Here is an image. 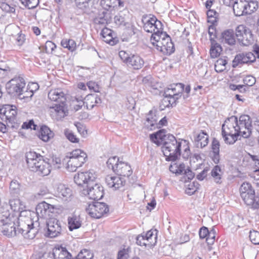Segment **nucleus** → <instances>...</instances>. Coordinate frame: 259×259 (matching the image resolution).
Returning a JSON list of instances; mask_svg holds the SVG:
<instances>
[{"mask_svg": "<svg viewBox=\"0 0 259 259\" xmlns=\"http://www.w3.org/2000/svg\"><path fill=\"white\" fill-rule=\"evenodd\" d=\"M96 175L93 170L79 172L74 177L75 183L80 186H86L82 193L87 196L89 199L94 200H99L103 197V187L99 184L95 183Z\"/></svg>", "mask_w": 259, "mask_h": 259, "instance_id": "obj_1", "label": "nucleus"}, {"mask_svg": "<svg viewBox=\"0 0 259 259\" xmlns=\"http://www.w3.org/2000/svg\"><path fill=\"white\" fill-rule=\"evenodd\" d=\"M182 148L183 149V157L188 159L191 155L189 142L182 139L177 140L172 135H168L162 147L165 160L176 161L181 155Z\"/></svg>", "mask_w": 259, "mask_h": 259, "instance_id": "obj_2", "label": "nucleus"}, {"mask_svg": "<svg viewBox=\"0 0 259 259\" xmlns=\"http://www.w3.org/2000/svg\"><path fill=\"white\" fill-rule=\"evenodd\" d=\"M28 168L41 176H48L51 172L50 160L46 161L42 156L35 152L30 151L26 155Z\"/></svg>", "mask_w": 259, "mask_h": 259, "instance_id": "obj_3", "label": "nucleus"}, {"mask_svg": "<svg viewBox=\"0 0 259 259\" xmlns=\"http://www.w3.org/2000/svg\"><path fill=\"white\" fill-rule=\"evenodd\" d=\"M237 128L236 116H232L225 121L222 127V135L226 144H233L241 136L240 131Z\"/></svg>", "mask_w": 259, "mask_h": 259, "instance_id": "obj_4", "label": "nucleus"}, {"mask_svg": "<svg viewBox=\"0 0 259 259\" xmlns=\"http://www.w3.org/2000/svg\"><path fill=\"white\" fill-rule=\"evenodd\" d=\"M144 30L149 33H152L150 37V42L159 38V35L162 34L165 35L163 30V25L161 21L152 15L143 17L142 18Z\"/></svg>", "mask_w": 259, "mask_h": 259, "instance_id": "obj_5", "label": "nucleus"}, {"mask_svg": "<svg viewBox=\"0 0 259 259\" xmlns=\"http://www.w3.org/2000/svg\"><path fill=\"white\" fill-rule=\"evenodd\" d=\"M87 157L84 151L77 149L68 153L63 160V163H66V168L68 171L73 172L84 164Z\"/></svg>", "mask_w": 259, "mask_h": 259, "instance_id": "obj_6", "label": "nucleus"}, {"mask_svg": "<svg viewBox=\"0 0 259 259\" xmlns=\"http://www.w3.org/2000/svg\"><path fill=\"white\" fill-rule=\"evenodd\" d=\"M240 193L246 205L251 206L254 209L259 208V198L255 196L254 189L250 183H243L240 188Z\"/></svg>", "mask_w": 259, "mask_h": 259, "instance_id": "obj_7", "label": "nucleus"}, {"mask_svg": "<svg viewBox=\"0 0 259 259\" xmlns=\"http://www.w3.org/2000/svg\"><path fill=\"white\" fill-rule=\"evenodd\" d=\"M106 164L109 169H111L117 175L123 177H128L133 172L130 165L126 162L119 161L116 156L110 157Z\"/></svg>", "mask_w": 259, "mask_h": 259, "instance_id": "obj_8", "label": "nucleus"}, {"mask_svg": "<svg viewBox=\"0 0 259 259\" xmlns=\"http://www.w3.org/2000/svg\"><path fill=\"white\" fill-rule=\"evenodd\" d=\"M165 35L160 34L159 38L152 41L150 43L153 48L163 54L170 55L175 51V47L170 37L166 33Z\"/></svg>", "mask_w": 259, "mask_h": 259, "instance_id": "obj_9", "label": "nucleus"}, {"mask_svg": "<svg viewBox=\"0 0 259 259\" xmlns=\"http://www.w3.org/2000/svg\"><path fill=\"white\" fill-rule=\"evenodd\" d=\"M26 87V82L23 77L15 76L7 82L6 88L8 93L15 97L21 95Z\"/></svg>", "mask_w": 259, "mask_h": 259, "instance_id": "obj_10", "label": "nucleus"}, {"mask_svg": "<svg viewBox=\"0 0 259 259\" xmlns=\"http://www.w3.org/2000/svg\"><path fill=\"white\" fill-rule=\"evenodd\" d=\"M238 42L244 46H248L253 42V36L250 29L244 25H239L235 29Z\"/></svg>", "mask_w": 259, "mask_h": 259, "instance_id": "obj_11", "label": "nucleus"}, {"mask_svg": "<svg viewBox=\"0 0 259 259\" xmlns=\"http://www.w3.org/2000/svg\"><path fill=\"white\" fill-rule=\"evenodd\" d=\"M108 206L104 202H94L88 205L86 211L92 218L99 219L109 212Z\"/></svg>", "mask_w": 259, "mask_h": 259, "instance_id": "obj_12", "label": "nucleus"}, {"mask_svg": "<svg viewBox=\"0 0 259 259\" xmlns=\"http://www.w3.org/2000/svg\"><path fill=\"white\" fill-rule=\"evenodd\" d=\"M47 231L45 236L49 238H55L61 234L62 227L61 223L56 218H50L47 223Z\"/></svg>", "mask_w": 259, "mask_h": 259, "instance_id": "obj_13", "label": "nucleus"}, {"mask_svg": "<svg viewBox=\"0 0 259 259\" xmlns=\"http://www.w3.org/2000/svg\"><path fill=\"white\" fill-rule=\"evenodd\" d=\"M237 126L240 131L241 136L244 138L249 137L251 133V120L247 115H242L237 120Z\"/></svg>", "mask_w": 259, "mask_h": 259, "instance_id": "obj_14", "label": "nucleus"}, {"mask_svg": "<svg viewBox=\"0 0 259 259\" xmlns=\"http://www.w3.org/2000/svg\"><path fill=\"white\" fill-rule=\"evenodd\" d=\"M17 109L15 105L8 104L3 106L0 111V118L5 120L7 123L15 122L17 114Z\"/></svg>", "mask_w": 259, "mask_h": 259, "instance_id": "obj_15", "label": "nucleus"}, {"mask_svg": "<svg viewBox=\"0 0 259 259\" xmlns=\"http://www.w3.org/2000/svg\"><path fill=\"white\" fill-rule=\"evenodd\" d=\"M256 60L255 55L252 52L237 54L232 62V67L236 68L244 64L253 63Z\"/></svg>", "mask_w": 259, "mask_h": 259, "instance_id": "obj_16", "label": "nucleus"}, {"mask_svg": "<svg viewBox=\"0 0 259 259\" xmlns=\"http://www.w3.org/2000/svg\"><path fill=\"white\" fill-rule=\"evenodd\" d=\"M112 17L111 11L102 8L99 10L97 14L94 19L95 24L101 26H105L110 23Z\"/></svg>", "mask_w": 259, "mask_h": 259, "instance_id": "obj_17", "label": "nucleus"}, {"mask_svg": "<svg viewBox=\"0 0 259 259\" xmlns=\"http://www.w3.org/2000/svg\"><path fill=\"white\" fill-rule=\"evenodd\" d=\"M30 222V224L26 225L21 224L18 227V231L21 234L24 238L28 239H33L37 233V229L35 228L33 226V223L31 220H28Z\"/></svg>", "mask_w": 259, "mask_h": 259, "instance_id": "obj_18", "label": "nucleus"}, {"mask_svg": "<svg viewBox=\"0 0 259 259\" xmlns=\"http://www.w3.org/2000/svg\"><path fill=\"white\" fill-rule=\"evenodd\" d=\"M67 96L66 91L60 88L52 89L48 93L49 99L57 103L66 104Z\"/></svg>", "mask_w": 259, "mask_h": 259, "instance_id": "obj_19", "label": "nucleus"}, {"mask_svg": "<svg viewBox=\"0 0 259 259\" xmlns=\"http://www.w3.org/2000/svg\"><path fill=\"white\" fill-rule=\"evenodd\" d=\"M55 208L53 205L50 204L45 201L39 203L36 207L37 214L42 218L50 217L54 212Z\"/></svg>", "mask_w": 259, "mask_h": 259, "instance_id": "obj_20", "label": "nucleus"}, {"mask_svg": "<svg viewBox=\"0 0 259 259\" xmlns=\"http://www.w3.org/2000/svg\"><path fill=\"white\" fill-rule=\"evenodd\" d=\"M184 89V85L183 83L172 84L169 85L164 93L166 96L173 98V100L174 99L178 100L181 97Z\"/></svg>", "mask_w": 259, "mask_h": 259, "instance_id": "obj_21", "label": "nucleus"}, {"mask_svg": "<svg viewBox=\"0 0 259 259\" xmlns=\"http://www.w3.org/2000/svg\"><path fill=\"white\" fill-rule=\"evenodd\" d=\"M105 182L109 188L114 190L123 187L125 184V180L123 177L110 175L106 177Z\"/></svg>", "mask_w": 259, "mask_h": 259, "instance_id": "obj_22", "label": "nucleus"}, {"mask_svg": "<svg viewBox=\"0 0 259 259\" xmlns=\"http://www.w3.org/2000/svg\"><path fill=\"white\" fill-rule=\"evenodd\" d=\"M50 112L52 115L57 116V119H61L67 115L66 104L57 103L50 107Z\"/></svg>", "mask_w": 259, "mask_h": 259, "instance_id": "obj_23", "label": "nucleus"}, {"mask_svg": "<svg viewBox=\"0 0 259 259\" xmlns=\"http://www.w3.org/2000/svg\"><path fill=\"white\" fill-rule=\"evenodd\" d=\"M145 61L144 59L138 54H133L131 56L127 66L134 70H139L144 65Z\"/></svg>", "mask_w": 259, "mask_h": 259, "instance_id": "obj_24", "label": "nucleus"}, {"mask_svg": "<svg viewBox=\"0 0 259 259\" xmlns=\"http://www.w3.org/2000/svg\"><path fill=\"white\" fill-rule=\"evenodd\" d=\"M100 5L102 8L112 12L115 8L124 7V3L121 0H101Z\"/></svg>", "mask_w": 259, "mask_h": 259, "instance_id": "obj_25", "label": "nucleus"}, {"mask_svg": "<svg viewBox=\"0 0 259 259\" xmlns=\"http://www.w3.org/2000/svg\"><path fill=\"white\" fill-rule=\"evenodd\" d=\"M56 193L58 197L63 200L67 201L72 196V190L63 184H59L56 189Z\"/></svg>", "mask_w": 259, "mask_h": 259, "instance_id": "obj_26", "label": "nucleus"}, {"mask_svg": "<svg viewBox=\"0 0 259 259\" xmlns=\"http://www.w3.org/2000/svg\"><path fill=\"white\" fill-rule=\"evenodd\" d=\"M246 0H235L233 5L234 14L236 16L246 15Z\"/></svg>", "mask_w": 259, "mask_h": 259, "instance_id": "obj_27", "label": "nucleus"}, {"mask_svg": "<svg viewBox=\"0 0 259 259\" xmlns=\"http://www.w3.org/2000/svg\"><path fill=\"white\" fill-rule=\"evenodd\" d=\"M85 101L83 104L85 105L87 108L90 110L92 109L95 106L101 103V100L96 94H90L87 95L85 99Z\"/></svg>", "mask_w": 259, "mask_h": 259, "instance_id": "obj_28", "label": "nucleus"}, {"mask_svg": "<svg viewBox=\"0 0 259 259\" xmlns=\"http://www.w3.org/2000/svg\"><path fill=\"white\" fill-rule=\"evenodd\" d=\"M56 259H70L71 254L68 251L66 247L62 246H56L53 248Z\"/></svg>", "mask_w": 259, "mask_h": 259, "instance_id": "obj_29", "label": "nucleus"}, {"mask_svg": "<svg viewBox=\"0 0 259 259\" xmlns=\"http://www.w3.org/2000/svg\"><path fill=\"white\" fill-rule=\"evenodd\" d=\"M81 224L82 220L79 215L72 214L68 218V228L71 231L79 228Z\"/></svg>", "mask_w": 259, "mask_h": 259, "instance_id": "obj_30", "label": "nucleus"}, {"mask_svg": "<svg viewBox=\"0 0 259 259\" xmlns=\"http://www.w3.org/2000/svg\"><path fill=\"white\" fill-rule=\"evenodd\" d=\"M3 232L5 235L9 237H14L20 234V233L18 231V228L16 229L14 223L4 224Z\"/></svg>", "mask_w": 259, "mask_h": 259, "instance_id": "obj_31", "label": "nucleus"}, {"mask_svg": "<svg viewBox=\"0 0 259 259\" xmlns=\"http://www.w3.org/2000/svg\"><path fill=\"white\" fill-rule=\"evenodd\" d=\"M11 208L15 212H22L25 209L24 203L18 197H12L9 200Z\"/></svg>", "mask_w": 259, "mask_h": 259, "instance_id": "obj_32", "label": "nucleus"}, {"mask_svg": "<svg viewBox=\"0 0 259 259\" xmlns=\"http://www.w3.org/2000/svg\"><path fill=\"white\" fill-rule=\"evenodd\" d=\"M54 136L53 132L51 131L48 126L42 125L39 132L38 137L44 142H48Z\"/></svg>", "mask_w": 259, "mask_h": 259, "instance_id": "obj_33", "label": "nucleus"}, {"mask_svg": "<svg viewBox=\"0 0 259 259\" xmlns=\"http://www.w3.org/2000/svg\"><path fill=\"white\" fill-rule=\"evenodd\" d=\"M195 141L197 146L202 148L208 144V135L205 132L202 131L199 134L196 135Z\"/></svg>", "mask_w": 259, "mask_h": 259, "instance_id": "obj_34", "label": "nucleus"}, {"mask_svg": "<svg viewBox=\"0 0 259 259\" xmlns=\"http://www.w3.org/2000/svg\"><path fill=\"white\" fill-rule=\"evenodd\" d=\"M9 191L12 197H19L21 191L20 184L17 180H12L10 184Z\"/></svg>", "mask_w": 259, "mask_h": 259, "instance_id": "obj_35", "label": "nucleus"}, {"mask_svg": "<svg viewBox=\"0 0 259 259\" xmlns=\"http://www.w3.org/2000/svg\"><path fill=\"white\" fill-rule=\"evenodd\" d=\"M101 35L103 41L112 45L114 44V35L112 30L104 27L101 32Z\"/></svg>", "mask_w": 259, "mask_h": 259, "instance_id": "obj_36", "label": "nucleus"}, {"mask_svg": "<svg viewBox=\"0 0 259 259\" xmlns=\"http://www.w3.org/2000/svg\"><path fill=\"white\" fill-rule=\"evenodd\" d=\"M222 38L225 43L229 45H234L236 42L234 33L232 29L224 31L222 33Z\"/></svg>", "mask_w": 259, "mask_h": 259, "instance_id": "obj_37", "label": "nucleus"}, {"mask_svg": "<svg viewBox=\"0 0 259 259\" xmlns=\"http://www.w3.org/2000/svg\"><path fill=\"white\" fill-rule=\"evenodd\" d=\"M157 118L155 114V112L150 110L146 117V121L145 125L148 128L152 130L155 128V125L157 124Z\"/></svg>", "mask_w": 259, "mask_h": 259, "instance_id": "obj_38", "label": "nucleus"}, {"mask_svg": "<svg viewBox=\"0 0 259 259\" xmlns=\"http://www.w3.org/2000/svg\"><path fill=\"white\" fill-rule=\"evenodd\" d=\"M223 172L220 166L217 165L214 166L211 171V176L213 181L217 184L222 183V177Z\"/></svg>", "mask_w": 259, "mask_h": 259, "instance_id": "obj_39", "label": "nucleus"}, {"mask_svg": "<svg viewBox=\"0 0 259 259\" xmlns=\"http://www.w3.org/2000/svg\"><path fill=\"white\" fill-rule=\"evenodd\" d=\"M186 169V166L183 163L175 162L169 166V170L176 175H183Z\"/></svg>", "mask_w": 259, "mask_h": 259, "instance_id": "obj_40", "label": "nucleus"}, {"mask_svg": "<svg viewBox=\"0 0 259 259\" xmlns=\"http://www.w3.org/2000/svg\"><path fill=\"white\" fill-rule=\"evenodd\" d=\"M173 98L167 96L166 95L163 94V98L161 100V107L162 108V109L163 110L164 108L166 107H172L173 106H175L176 104V101L177 100L174 99V100H172Z\"/></svg>", "mask_w": 259, "mask_h": 259, "instance_id": "obj_41", "label": "nucleus"}, {"mask_svg": "<svg viewBox=\"0 0 259 259\" xmlns=\"http://www.w3.org/2000/svg\"><path fill=\"white\" fill-rule=\"evenodd\" d=\"M61 45L64 48H66L71 52H73L76 48V42L72 39L63 38L61 40Z\"/></svg>", "mask_w": 259, "mask_h": 259, "instance_id": "obj_42", "label": "nucleus"}, {"mask_svg": "<svg viewBox=\"0 0 259 259\" xmlns=\"http://www.w3.org/2000/svg\"><path fill=\"white\" fill-rule=\"evenodd\" d=\"M227 61L223 58H220L215 62L214 64V69L216 72H221L226 69V65Z\"/></svg>", "mask_w": 259, "mask_h": 259, "instance_id": "obj_43", "label": "nucleus"}, {"mask_svg": "<svg viewBox=\"0 0 259 259\" xmlns=\"http://www.w3.org/2000/svg\"><path fill=\"white\" fill-rule=\"evenodd\" d=\"M246 15L251 14L258 8L257 3L256 1L246 0Z\"/></svg>", "mask_w": 259, "mask_h": 259, "instance_id": "obj_44", "label": "nucleus"}, {"mask_svg": "<svg viewBox=\"0 0 259 259\" xmlns=\"http://www.w3.org/2000/svg\"><path fill=\"white\" fill-rule=\"evenodd\" d=\"M208 33L211 45H213L217 38V30L214 24H212L208 27Z\"/></svg>", "mask_w": 259, "mask_h": 259, "instance_id": "obj_45", "label": "nucleus"}, {"mask_svg": "<svg viewBox=\"0 0 259 259\" xmlns=\"http://www.w3.org/2000/svg\"><path fill=\"white\" fill-rule=\"evenodd\" d=\"M23 5L27 7L29 9H34L36 7L39 3V0H20Z\"/></svg>", "mask_w": 259, "mask_h": 259, "instance_id": "obj_46", "label": "nucleus"}, {"mask_svg": "<svg viewBox=\"0 0 259 259\" xmlns=\"http://www.w3.org/2000/svg\"><path fill=\"white\" fill-rule=\"evenodd\" d=\"M164 136H165L164 133L161 131H159L150 135V139L153 142L158 144L160 143V141H162Z\"/></svg>", "mask_w": 259, "mask_h": 259, "instance_id": "obj_47", "label": "nucleus"}, {"mask_svg": "<svg viewBox=\"0 0 259 259\" xmlns=\"http://www.w3.org/2000/svg\"><path fill=\"white\" fill-rule=\"evenodd\" d=\"M221 51V47L220 45L214 42L212 45L210 50V54L212 58H216L220 55V52Z\"/></svg>", "mask_w": 259, "mask_h": 259, "instance_id": "obj_48", "label": "nucleus"}, {"mask_svg": "<svg viewBox=\"0 0 259 259\" xmlns=\"http://www.w3.org/2000/svg\"><path fill=\"white\" fill-rule=\"evenodd\" d=\"M218 15L215 11L211 9H208L207 12V16L208 17V22L214 24L217 22V17Z\"/></svg>", "mask_w": 259, "mask_h": 259, "instance_id": "obj_49", "label": "nucleus"}, {"mask_svg": "<svg viewBox=\"0 0 259 259\" xmlns=\"http://www.w3.org/2000/svg\"><path fill=\"white\" fill-rule=\"evenodd\" d=\"M79 259H92L93 254L89 250L84 249L78 254Z\"/></svg>", "mask_w": 259, "mask_h": 259, "instance_id": "obj_50", "label": "nucleus"}, {"mask_svg": "<svg viewBox=\"0 0 259 259\" xmlns=\"http://www.w3.org/2000/svg\"><path fill=\"white\" fill-rule=\"evenodd\" d=\"M250 241L254 245L259 244V232L257 231H250L249 234Z\"/></svg>", "mask_w": 259, "mask_h": 259, "instance_id": "obj_51", "label": "nucleus"}, {"mask_svg": "<svg viewBox=\"0 0 259 259\" xmlns=\"http://www.w3.org/2000/svg\"><path fill=\"white\" fill-rule=\"evenodd\" d=\"M64 134L67 139L72 143H78L79 140L72 133V132L68 129H66L64 131Z\"/></svg>", "mask_w": 259, "mask_h": 259, "instance_id": "obj_52", "label": "nucleus"}, {"mask_svg": "<svg viewBox=\"0 0 259 259\" xmlns=\"http://www.w3.org/2000/svg\"><path fill=\"white\" fill-rule=\"evenodd\" d=\"M243 83L248 87L253 86L256 82L255 78L251 75H247L243 79Z\"/></svg>", "mask_w": 259, "mask_h": 259, "instance_id": "obj_53", "label": "nucleus"}, {"mask_svg": "<svg viewBox=\"0 0 259 259\" xmlns=\"http://www.w3.org/2000/svg\"><path fill=\"white\" fill-rule=\"evenodd\" d=\"M114 21L117 26H125L126 24L125 18L120 14H118L114 17Z\"/></svg>", "mask_w": 259, "mask_h": 259, "instance_id": "obj_54", "label": "nucleus"}, {"mask_svg": "<svg viewBox=\"0 0 259 259\" xmlns=\"http://www.w3.org/2000/svg\"><path fill=\"white\" fill-rule=\"evenodd\" d=\"M132 54H129L124 51H120L119 52V57L123 63L127 64Z\"/></svg>", "mask_w": 259, "mask_h": 259, "instance_id": "obj_55", "label": "nucleus"}, {"mask_svg": "<svg viewBox=\"0 0 259 259\" xmlns=\"http://www.w3.org/2000/svg\"><path fill=\"white\" fill-rule=\"evenodd\" d=\"M199 235L201 239H204L206 238L208 236L210 237L211 235V232H209L207 227H202L199 230Z\"/></svg>", "mask_w": 259, "mask_h": 259, "instance_id": "obj_56", "label": "nucleus"}, {"mask_svg": "<svg viewBox=\"0 0 259 259\" xmlns=\"http://www.w3.org/2000/svg\"><path fill=\"white\" fill-rule=\"evenodd\" d=\"M22 128L23 129H32L33 130H36L37 127V125L34 124L33 120H30L28 122H24L22 126Z\"/></svg>", "mask_w": 259, "mask_h": 259, "instance_id": "obj_57", "label": "nucleus"}, {"mask_svg": "<svg viewBox=\"0 0 259 259\" xmlns=\"http://www.w3.org/2000/svg\"><path fill=\"white\" fill-rule=\"evenodd\" d=\"M90 1V0H75V3L79 9H84L88 7Z\"/></svg>", "mask_w": 259, "mask_h": 259, "instance_id": "obj_58", "label": "nucleus"}, {"mask_svg": "<svg viewBox=\"0 0 259 259\" xmlns=\"http://www.w3.org/2000/svg\"><path fill=\"white\" fill-rule=\"evenodd\" d=\"M146 241V239L143 234L139 235L136 237V243L138 245L146 246L147 243Z\"/></svg>", "mask_w": 259, "mask_h": 259, "instance_id": "obj_59", "label": "nucleus"}, {"mask_svg": "<svg viewBox=\"0 0 259 259\" xmlns=\"http://www.w3.org/2000/svg\"><path fill=\"white\" fill-rule=\"evenodd\" d=\"M16 43L17 45L21 46L24 44L26 40V36L21 31L18 33L16 37Z\"/></svg>", "mask_w": 259, "mask_h": 259, "instance_id": "obj_60", "label": "nucleus"}, {"mask_svg": "<svg viewBox=\"0 0 259 259\" xmlns=\"http://www.w3.org/2000/svg\"><path fill=\"white\" fill-rule=\"evenodd\" d=\"M87 86L91 91L99 92V85L96 82L90 81L87 83Z\"/></svg>", "mask_w": 259, "mask_h": 259, "instance_id": "obj_61", "label": "nucleus"}, {"mask_svg": "<svg viewBox=\"0 0 259 259\" xmlns=\"http://www.w3.org/2000/svg\"><path fill=\"white\" fill-rule=\"evenodd\" d=\"M220 142L219 141L214 138L212 140L211 144V148L212 153L220 152Z\"/></svg>", "mask_w": 259, "mask_h": 259, "instance_id": "obj_62", "label": "nucleus"}, {"mask_svg": "<svg viewBox=\"0 0 259 259\" xmlns=\"http://www.w3.org/2000/svg\"><path fill=\"white\" fill-rule=\"evenodd\" d=\"M33 95V93L32 92V91H30L29 90H27L25 88L23 94H22L21 95L18 96L17 97L20 99H24L28 98H31Z\"/></svg>", "mask_w": 259, "mask_h": 259, "instance_id": "obj_63", "label": "nucleus"}, {"mask_svg": "<svg viewBox=\"0 0 259 259\" xmlns=\"http://www.w3.org/2000/svg\"><path fill=\"white\" fill-rule=\"evenodd\" d=\"M128 257L127 251L125 249H123L118 252L117 259H128Z\"/></svg>", "mask_w": 259, "mask_h": 259, "instance_id": "obj_64", "label": "nucleus"}]
</instances>
